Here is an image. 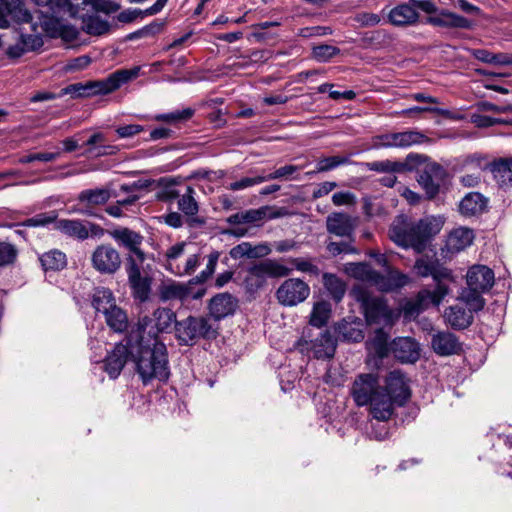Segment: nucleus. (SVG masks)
<instances>
[{"label": "nucleus", "mask_w": 512, "mask_h": 512, "mask_svg": "<svg viewBox=\"0 0 512 512\" xmlns=\"http://www.w3.org/2000/svg\"><path fill=\"white\" fill-rule=\"evenodd\" d=\"M134 339V334L130 333L126 339V343H119L115 345L113 350L106 356L103 364V369L110 378L116 379L127 360L131 358V345Z\"/></svg>", "instance_id": "18"}, {"label": "nucleus", "mask_w": 512, "mask_h": 512, "mask_svg": "<svg viewBox=\"0 0 512 512\" xmlns=\"http://www.w3.org/2000/svg\"><path fill=\"white\" fill-rule=\"evenodd\" d=\"M343 271L350 277L357 280L375 284L377 271L366 262H350L344 265Z\"/></svg>", "instance_id": "34"}, {"label": "nucleus", "mask_w": 512, "mask_h": 512, "mask_svg": "<svg viewBox=\"0 0 512 512\" xmlns=\"http://www.w3.org/2000/svg\"><path fill=\"white\" fill-rule=\"evenodd\" d=\"M81 28L89 35L102 36L110 32L111 25L106 19L93 13L83 18Z\"/></svg>", "instance_id": "35"}, {"label": "nucleus", "mask_w": 512, "mask_h": 512, "mask_svg": "<svg viewBox=\"0 0 512 512\" xmlns=\"http://www.w3.org/2000/svg\"><path fill=\"white\" fill-rule=\"evenodd\" d=\"M322 282L324 288L336 303L343 299L346 293V284L342 279L335 274L324 273L322 275Z\"/></svg>", "instance_id": "40"}, {"label": "nucleus", "mask_w": 512, "mask_h": 512, "mask_svg": "<svg viewBox=\"0 0 512 512\" xmlns=\"http://www.w3.org/2000/svg\"><path fill=\"white\" fill-rule=\"evenodd\" d=\"M440 231V225L430 219H422L417 223L393 224L389 230L390 239L402 248H412L415 252H423L431 238Z\"/></svg>", "instance_id": "4"}, {"label": "nucleus", "mask_w": 512, "mask_h": 512, "mask_svg": "<svg viewBox=\"0 0 512 512\" xmlns=\"http://www.w3.org/2000/svg\"><path fill=\"white\" fill-rule=\"evenodd\" d=\"M40 262L45 271H59L66 267V255L60 250L53 249L40 256Z\"/></svg>", "instance_id": "42"}, {"label": "nucleus", "mask_w": 512, "mask_h": 512, "mask_svg": "<svg viewBox=\"0 0 512 512\" xmlns=\"http://www.w3.org/2000/svg\"><path fill=\"white\" fill-rule=\"evenodd\" d=\"M483 293L480 290H474L467 286L463 289L460 299L466 304L469 312H478L485 306V299L482 297Z\"/></svg>", "instance_id": "43"}, {"label": "nucleus", "mask_w": 512, "mask_h": 512, "mask_svg": "<svg viewBox=\"0 0 512 512\" xmlns=\"http://www.w3.org/2000/svg\"><path fill=\"white\" fill-rule=\"evenodd\" d=\"M131 359L143 383L152 379L166 381L169 378L167 348L157 339L149 341L144 336L134 335Z\"/></svg>", "instance_id": "2"}, {"label": "nucleus", "mask_w": 512, "mask_h": 512, "mask_svg": "<svg viewBox=\"0 0 512 512\" xmlns=\"http://www.w3.org/2000/svg\"><path fill=\"white\" fill-rule=\"evenodd\" d=\"M340 53V49L332 45H318L313 47L312 56L319 62H327Z\"/></svg>", "instance_id": "50"}, {"label": "nucleus", "mask_w": 512, "mask_h": 512, "mask_svg": "<svg viewBox=\"0 0 512 512\" xmlns=\"http://www.w3.org/2000/svg\"><path fill=\"white\" fill-rule=\"evenodd\" d=\"M473 231L468 228H457L452 231L447 240L449 250L459 252L473 242Z\"/></svg>", "instance_id": "38"}, {"label": "nucleus", "mask_w": 512, "mask_h": 512, "mask_svg": "<svg viewBox=\"0 0 512 512\" xmlns=\"http://www.w3.org/2000/svg\"><path fill=\"white\" fill-rule=\"evenodd\" d=\"M265 182L264 175L246 176L240 180L234 181L227 186L231 191H240L259 185Z\"/></svg>", "instance_id": "52"}, {"label": "nucleus", "mask_w": 512, "mask_h": 512, "mask_svg": "<svg viewBox=\"0 0 512 512\" xmlns=\"http://www.w3.org/2000/svg\"><path fill=\"white\" fill-rule=\"evenodd\" d=\"M418 18L419 14L412 5V0L397 5L388 13L389 22L399 27L414 25L418 21Z\"/></svg>", "instance_id": "28"}, {"label": "nucleus", "mask_w": 512, "mask_h": 512, "mask_svg": "<svg viewBox=\"0 0 512 512\" xmlns=\"http://www.w3.org/2000/svg\"><path fill=\"white\" fill-rule=\"evenodd\" d=\"M436 260H429L428 258L421 257L416 260L414 269L416 273L421 277H428L432 275L434 263Z\"/></svg>", "instance_id": "57"}, {"label": "nucleus", "mask_w": 512, "mask_h": 512, "mask_svg": "<svg viewBox=\"0 0 512 512\" xmlns=\"http://www.w3.org/2000/svg\"><path fill=\"white\" fill-rule=\"evenodd\" d=\"M237 300L229 293H220L214 296L209 303V311L214 323L235 312Z\"/></svg>", "instance_id": "25"}, {"label": "nucleus", "mask_w": 512, "mask_h": 512, "mask_svg": "<svg viewBox=\"0 0 512 512\" xmlns=\"http://www.w3.org/2000/svg\"><path fill=\"white\" fill-rule=\"evenodd\" d=\"M369 346V349L373 350L378 357L383 358L387 355V335L382 329H378L375 332V336L370 341Z\"/></svg>", "instance_id": "49"}, {"label": "nucleus", "mask_w": 512, "mask_h": 512, "mask_svg": "<svg viewBox=\"0 0 512 512\" xmlns=\"http://www.w3.org/2000/svg\"><path fill=\"white\" fill-rule=\"evenodd\" d=\"M427 307V304L425 301H420L419 294L417 295V298L415 301L407 302L404 306V313L406 316H413L419 314L422 310H424Z\"/></svg>", "instance_id": "63"}, {"label": "nucleus", "mask_w": 512, "mask_h": 512, "mask_svg": "<svg viewBox=\"0 0 512 512\" xmlns=\"http://www.w3.org/2000/svg\"><path fill=\"white\" fill-rule=\"evenodd\" d=\"M445 321L456 330H463L473 322V315L458 305L450 306L444 312Z\"/></svg>", "instance_id": "32"}, {"label": "nucleus", "mask_w": 512, "mask_h": 512, "mask_svg": "<svg viewBox=\"0 0 512 512\" xmlns=\"http://www.w3.org/2000/svg\"><path fill=\"white\" fill-rule=\"evenodd\" d=\"M357 225V218L346 213L333 212L327 216L326 228L328 233L350 238Z\"/></svg>", "instance_id": "20"}, {"label": "nucleus", "mask_w": 512, "mask_h": 512, "mask_svg": "<svg viewBox=\"0 0 512 512\" xmlns=\"http://www.w3.org/2000/svg\"><path fill=\"white\" fill-rule=\"evenodd\" d=\"M188 295V288L181 284L165 285L161 290V298L164 300L183 299Z\"/></svg>", "instance_id": "53"}, {"label": "nucleus", "mask_w": 512, "mask_h": 512, "mask_svg": "<svg viewBox=\"0 0 512 512\" xmlns=\"http://www.w3.org/2000/svg\"><path fill=\"white\" fill-rule=\"evenodd\" d=\"M370 169L387 173L404 172L407 169V164L390 160L376 161L370 164Z\"/></svg>", "instance_id": "48"}, {"label": "nucleus", "mask_w": 512, "mask_h": 512, "mask_svg": "<svg viewBox=\"0 0 512 512\" xmlns=\"http://www.w3.org/2000/svg\"><path fill=\"white\" fill-rule=\"evenodd\" d=\"M138 66L131 69H120L111 73L102 80L79 82L70 84L62 89V94L71 95L73 98H88L110 94L122 85L135 79L139 75Z\"/></svg>", "instance_id": "5"}, {"label": "nucleus", "mask_w": 512, "mask_h": 512, "mask_svg": "<svg viewBox=\"0 0 512 512\" xmlns=\"http://www.w3.org/2000/svg\"><path fill=\"white\" fill-rule=\"evenodd\" d=\"M144 130L143 126L138 124H129L125 126H120L116 129V133L120 138H129L134 135L139 134Z\"/></svg>", "instance_id": "64"}, {"label": "nucleus", "mask_w": 512, "mask_h": 512, "mask_svg": "<svg viewBox=\"0 0 512 512\" xmlns=\"http://www.w3.org/2000/svg\"><path fill=\"white\" fill-rule=\"evenodd\" d=\"M270 249L266 245L253 246L249 242H242L230 250V256L233 259H239L243 257L258 258L268 255Z\"/></svg>", "instance_id": "37"}, {"label": "nucleus", "mask_w": 512, "mask_h": 512, "mask_svg": "<svg viewBox=\"0 0 512 512\" xmlns=\"http://www.w3.org/2000/svg\"><path fill=\"white\" fill-rule=\"evenodd\" d=\"M309 295V285L299 278L286 279L275 293L278 303L285 307H294L304 302Z\"/></svg>", "instance_id": "13"}, {"label": "nucleus", "mask_w": 512, "mask_h": 512, "mask_svg": "<svg viewBox=\"0 0 512 512\" xmlns=\"http://www.w3.org/2000/svg\"><path fill=\"white\" fill-rule=\"evenodd\" d=\"M331 316V305L328 302L321 301L314 304L309 323L317 328L323 327Z\"/></svg>", "instance_id": "44"}, {"label": "nucleus", "mask_w": 512, "mask_h": 512, "mask_svg": "<svg viewBox=\"0 0 512 512\" xmlns=\"http://www.w3.org/2000/svg\"><path fill=\"white\" fill-rule=\"evenodd\" d=\"M220 253L213 251L207 256L206 267L198 275L190 280L191 284H203L207 282L215 272Z\"/></svg>", "instance_id": "46"}, {"label": "nucleus", "mask_w": 512, "mask_h": 512, "mask_svg": "<svg viewBox=\"0 0 512 512\" xmlns=\"http://www.w3.org/2000/svg\"><path fill=\"white\" fill-rule=\"evenodd\" d=\"M427 138L417 131H404L388 133L379 137V147H397L406 148L412 145L421 144Z\"/></svg>", "instance_id": "21"}, {"label": "nucleus", "mask_w": 512, "mask_h": 512, "mask_svg": "<svg viewBox=\"0 0 512 512\" xmlns=\"http://www.w3.org/2000/svg\"><path fill=\"white\" fill-rule=\"evenodd\" d=\"M290 262L300 272L309 273L315 276H317L320 272L319 268L316 265H314L310 260L303 258H293L290 260Z\"/></svg>", "instance_id": "58"}, {"label": "nucleus", "mask_w": 512, "mask_h": 512, "mask_svg": "<svg viewBox=\"0 0 512 512\" xmlns=\"http://www.w3.org/2000/svg\"><path fill=\"white\" fill-rule=\"evenodd\" d=\"M350 163V159L348 156H331L320 159L317 162V172H326L330 171L338 166L345 165Z\"/></svg>", "instance_id": "51"}, {"label": "nucleus", "mask_w": 512, "mask_h": 512, "mask_svg": "<svg viewBox=\"0 0 512 512\" xmlns=\"http://www.w3.org/2000/svg\"><path fill=\"white\" fill-rule=\"evenodd\" d=\"M204 259L201 249L193 244L178 242L170 246L164 253L166 270L176 276H190Z\"/></svg>", "instance_id": "6"}, {"label": "nucleus", "mask_w": 512, "mask_h": 512, "mask_svg": "<svg viewBox=\"0 0 512 512\" xmlns=\"http://www.w3.org/2000/svg\"><path fill=\"white\" fill-rule=\"evenodd\" d=\"M424 112L437 113V114L445 116V117H448L450 115V111L447 109H442V108H437V107H420V106H415V107L404 109L402 111V114L410 116L413 114L424 113Z\"/></svg>", "instance_id": "62"}, {"label": "nucleus", "mask_w": 512, "mask_h": 512, "mask_svg": "<svg viewBox=\"0 0 512 512\" xmlns=\"http://www.w3.org/2000/svg\"><path fill=\"white\" fill-rule=\"evenodd\" d=\"M60 156L59 152L34 153L20 158V163H31L33 161L51 162Z\"/></svg>", "instance_id": "59"}, {"label": "nucleus", "mask_w": 512, "mask_h": 512, "mask_svg": "<svg viewBox=\"0 0 512 512\" xmlns=\"http://www.w3.org/2000/svg\"><path fill=\"white\" fill-rule=\"evenodd\" d=\"M428 22L434 26L445 28L470 29L473 26L469 19L448 10H442L437 16L429 17Z\"/></svg>", "instance_id": "30"}, {"label": "nucleus", "mask_w": 512, "mask_h": 512, "mask_svg": "<svg viewBox=\"0 0 512 512\" xmlns=\"http://www.w3.org/2000/svg\"><path fill=\"white\" fill-rule=\"evenodd\" d=\"M290 273V268L275 260H263L248 268L244 279L245 289L250 293H255L266 285L268 278L285 277Z\"/></svg>", "instance_id": "9"}, {"label": "nucleus", "mask_w": 512, "mask_h": 512, "mask_svg": "<svg viewBox=\"0 0 512 512\" xmlns=\"http://www.w3.org/2000/svg\"><path fill=\"white\" fill-rule=\"evenodd\" d=\"M107 325L115 332H123L128 326L126 313L117 305L105 315Z\"/></svg>", "instance_id": "45"}, {"label": "nucleus", "mask_w": 512, "mask_h": 512, "mask_svg": "<svg viewBox=\"0 0 512 512\" xmlns=\"http://www.w3.org/2000/svg\"><path fill=\"white\" fill-rule=\"evenodd\" d=\"M10 20L18 23H30L33 31L38 26L51 37H61L66 41L76 40L79 30L65 23L64 17L55 13H42L37 9L31 14L24 9L21 0H0V28H8Z\"/></svg>", "instance_id": "1"}, {"label": "nucleus", "mask_w": 512, "mask_h": 512, "mask_svg": "<svg viewBox=\"0 0 512 512\" xmlns=\"http://www.w3.org/2000/svg\"><path fill=\"white\" fill-rule=\"evenodd\" d=\"M270 207L263 206L258 209H250L242 212L245 223H254L267 217Z\"/></svg>", "instance_id": "56"}, {"label": "nucleus", "mask_w": 512, "mask_h": 512, "mask_svg": "<svg viewBox=\"0 0 512 512\" xmlns=\"http://www.w3.org/2000/svg\"><path fill=\"white\" fill-rule=\"evenodd\" d=\"M176 324V315L169 308H158L152 316L142 317L137 325V330L131 332L137 336L147 335L149 341L157 339L160 332L168 331L173 324Z\"/></svg>", "instance_id": "12"}, {"label": "nucleus", "mask_w": 512, "mask_h": 512, "mask_svg": "<svg viewBox=\"0 0 512 512\" xmlns=\"http://www.w3.org/2000/svg\"><path fill=\"white\" fill-rule=\"evenodd\" d=\"M449 293V287L444 283H437L433 291L422 290L419 292L420 301H425L427 306L433 304L438 306L444 297Z\"/></svg>", "instance_id": "47"}, {"label": "nucleus", "mask_w": 512, "mask_h": 512, "mask_svg": "<svg viewBox=\"0 0 512 512\" xmlns=\"http://www.w3.org/2000/svg\"><path fill=\"white\" fill-rule=\"evenodd\" d=\"M17 255L16 249L8 243H0V266L12 263Z\"/></svg>", "instance_id": "60"}, {"label": "nucleus", "mask_w": 512, "mask_h": 512, "mask_svg": "<svg viewBox=\"0 0 512 512\" xmlns=\"http://www.w3.org/2000/svg\"><path fill=\"white\" fill-rule=\"evenodd\" d=\"M55 222V229L62 234L78 240H85L90 235L96 236L102 232V229L92 223H85L78 219H60L56 220L54 212L41 213L25 220L22 225L28 227H39Z\"/></svg>", "instance_id": "7"}, {"label": "nucleus", "mask_w": 512, "mask_h": 512, "mask_svg": "<svg viewBox=\"0 0 512 512\" xmlns=\"http://www.w3.org/2000/svg\"><path fill=\"white\" fill-rule=\"evenodd\" d=\"M467 286L480 292H488L495 283L492 269L485 265L472 266L466 275Z\"/></svg>", "instance_id": "22"}, {"label": "nucleus", "mask_w": 512, "mask_h": 512, "mask_svg": "<svg viewBox=\"0 0 512 512\" xmlns=\"http://www.w3.org/2000/svg\"><path fill=\"white\" fill-rule=\"evenodd\" d=\"M111 197L110 191L105 188L86 189L83 190L78 200L87 206H99L105 204Z\"/></svg>", "instance_id": "41"}, {"label": "nucleus", "mask_w": 512, "mask_h": 512, "mask_svg": "<svg viewBox=\"0 0 512 512\" xmlns=\"http://www.w3.org/2000/svg\"><path fill=\"white\" fill-rule=\"evenodd\" d=\"M93 268L101 274H114L121 267L120 253L109 244H101L91 255Z\"/></svg>", "instance_id": "15"}, {"label": "nucleus", "mask_w": 512, "mask_h": 512, "mask_svg": "<svg viewBox=\"0 0 512 512\" xmlns=\"http://www.w3.org/2000/svg\"><path fill=\"white\" fill-rule=\"evenodd\" d=\"M443 168L438 164L428 165L418 177L419 185L425 190L428 198L435 197L439 192V179L443 174Z\"/></svg>", "instance_id": "27"}, {"label": "nucleus", "mask_w": 512, "mask_h": 512, "mask_svg": "<svg viewBox=\"0 0 512 512\" xmlns=\"http://www.w3.org/2000/svg\"><path fill=\"white\" fill-rule=\"evenodd\" d=\"M50 6L42 9V13H55L58 15L69 16L71 18H81L88 15L83 13L86 7L90 6L98 11L118 10V6L108 0H49Z\"/></svg>", "instance_id": "8"}, {"label": "nucleus", "mask_w": 512, "mask_h": 512, "mask_svg": "<svg viewBox=\"0 0 512 512\" xmlns=\"http://www.w3.org/2000/svg\"><path fill=\"white\" fill-rule=\"evenodd\" d=\"M352 297L361 304L368 323H388L392 318V311L386 301L381 297H373L363 286H354L351 290Z\"/></svg>", "instance_id": "10"}, {"label": "nucleus", "mask_w": 512, "mask_h": 512, "mask_svg": "<svg viewBox=\"0 0 512 512\" xmlns=\"http://www.w3.org/2000/svg\"><path fill=\"white\" fill-rule=\"evenodd\" d=\"M298 346L302 352L312 353L317 359L331 358L336 350V340L329 331L325 330L311 340L302 337L298 341Z\"/></svg>", "instance_id": "16"}, {"label": "nucleus", "mask_w": 512, "mask_h": 512, "mask_svg": "<svg viewBox=\"0 0 512 512\" xmlns=\"http://www.w3.org/2000/svg\"><path fill=\"white\" fill-rule=\"evenodd\" d=\"M126 272L133 296L141 302L146 301L151 290V279L142 276L140 263L136 262V259L132 256L127 257Z\"/></svg>", "instance_id": "19"}, {"label": "nucleus", "mask_w": 512, "mask_h": 512, "mask_svg": "<svg viewBox=\"0 0 512 512\" xmlns=\"http://www.w3.org/2000/svg\"><path fill=\"white\" fill-rule=\"evenodd\" d=\"M299 170L298 166L285 165L276 169L274 172L264 175L265 182L274 179H290V177Z\"/></svg>", "instance_id": "55"}, {"label": "nucleus", "mask_w": 512, "mask_h": 512, "mask_svg": "<svg viewBox=\"0 0 512 512\" xmlns=\"http://www.w3.org/2000/svg\"><path fill=\"white\" fill-rule=\"evenodd\" d=\"M431 347L439 356H450L462 351L459 338L448 331H440L432 335Z\"/></svg>", "instance_id": "23"}, {"label": "nucleus", "mask_w": 512, "mask_h": 512, "mask_svg": "<svg viewBox=\"0 0 512 512\" xmlns=\"http://www.w3.org/2000/svg\"><path fill=\"white\" fill-rule=\"evenodd\" d=\"M490 169L500 187L512 186V157L500 158L494 161Z\"/></svg>", "instance_id": "33"}, {"label": "nucleus", "mask_w": 512, "mask_h": 512, "mask_svg": "<svg viewBox=\"0 0 512 512\" xmlns=\"http://www.w3.org/2000/svg\"><path fill=\"white\" fill-rule=\"evenodd\" d=\"M192 115H193V110L190 108H186L182 111H176V112L159 115L157 117V119L166 121V122H177V121H181V120H187Z\"/></svg>", "instance_id": "61"}, {"label": "nucleus", "mask_w": 512, "mask_h": 512, "mask_svg": "<svg viewBox=\"0 0 512 512\" xmlns=\"http://www.w3.org/2000/svg\"><path fill=\"white\" fill-rule=\"evenodd\" d=\"M195 195L196 192L191 186H186L183 193L175 190L168 193L170 199L178 198V209L186 216H195L199 211Z\"/></svg>", "instance_id": "31"}, {"label": "nucleus", "mask_w": 512, "mask_h": 512, "mask_svg": "<svg viewBox=\"0 0 512 512\" xmlns=\"http://www.w3.org/2000/svg\"><path fill=\"white\" fill-rule=\"evenodd\" d=\"M488 204V199L479 192L466 194L459 203V212L467 217L482 214Z\"/></svg>", "instance_id": "29"}, {"label": "nucleus", "mask_w": 512, "mask_h": 512, "mask_svg": "<svg viewBox=\"0 0 512 512\" xmlns=\"http://www.w3.org/2000/svg\"><path fill=\"white\" fill-rule=\"evenodd\" d=\"M363 324L360 320L348 321L343 319L337 324L336 330L343 339L360 342L364 338Z\"/></svg>", "instance_id": "36"}, {"label": "nucleus", "mask_w": 512, "mask_h": 512, "mask_svg": "<svg viewBox=\"0 0 512 512\" xmlns=\"http://www.w3.org/2000/svg\"><path fill=\"white\" fill-rule=\"evenodd\" d=\"M178 339L189 344L199 338L214 339L217 336V326L206 317H188L175 325Z\"/></svg>", "instance_id": "11"}, {"label": "nucleus", "mask_w": 512, "mask_h": 512, "mask_svg": "<svg viewBox=\"0 0 512 512\" xmlns=\"http://www.w3.org/2000/svg\"><path fill=\"white\" fill-rule=\"evenodd\" d=\"M92 306L96 312H101L103 315L108 313L116 306L112 291L104 287L96 288L92 296Z\"/></svg>", "instance_id": "39"}, {"label": "nucleus", "mask_w": 512, "mask_h": 512, "mask_svg": "<svg viewBox=\"0 0 512 512\" xmlns=\"http://www.w3.org/2000/svg\"><path fill=\"white\" fill-rule=\"evenodd\" d=\"M410 278L408 275L400 272L397 269L387 268V274L382 275L377 272L375 286L383 292H391L403 288L409 284Z\"/></svg>", "instance_id": "26"}, {"label": "nucleus", "mask_w": 512, "mask_h": 512, "mask_svg": "<svg viewBox=\"0 0 512 512\" xmlns=\"http://www.w3.org/2000/svg\"><path fill=\"white\" fill-rule=\"evenodd\" d=\"M109 235L119 245L129 251V256L136 259V262L142 264L146 258L144 251L141 249L144 237L127 227H118L109 231Z\"/></svg>", "instance_id": "17"}, {"label": "nucleus", "mask_w": 512, "mask_h": 512, "mask_svg": "<svg viewBox=\"0 0 512 512\" xmlns=\"http://www.w3.org/2000/svg\"><path fill=\"white\" fill-rule=\"evenodd\" d=\"M326 249L332 256H337L341 253H345V254L358 253L357 249L354 248L351 245V243L345 242V241H340V242L331 241V242L327 243Z\"/></svg>", "instance_id": "54"}, {"label": "nucleus", "mask_w": 512, "mask_h": 512, "mask_svg": "<svg viewBox=\"0 0 512 512\" xmlns=\"http://www.w3.org/2000/svg\"><path fill=\"white\" fill-rule=\"evenodd\" d=\"M382 389L391 401L392 415L394 414L395 406H403L411 396L408 379L398 370L391 371L388 374L385 386H382Z\"/></svg>", "instance_id": "14"}, {"label": "nucleus", "mask_w": 512, "mask_h": 512, "mask_svg": "<svg viewBox=\"0 0 512 512\" xmlns=\"http://www.w3.org/2000/svg\"><path fill=\"white\" fill-rule=\"evenodd\" d=\"M391 350L395 358L403 363H414L420 357L419 344L411 337H399L393 340Z\"/></svg>", "instance_id": "24"}, {"label": "nucleus", "mask_w": 512, "mask_h": 512, "mask_svg": "<svg viewBox=\"0 0 512 512\" xmlns=\"http://www.w3.org/2000/svg\"><path fill=\"white\" fill-rule=\"evenodd\" d=\"M351 393L357 406H369L373 418L387 421L392 417L391 401L380 386L376 375H359L353 383Z\"/></svg>", "instance_id": "3"}]
</instances>
